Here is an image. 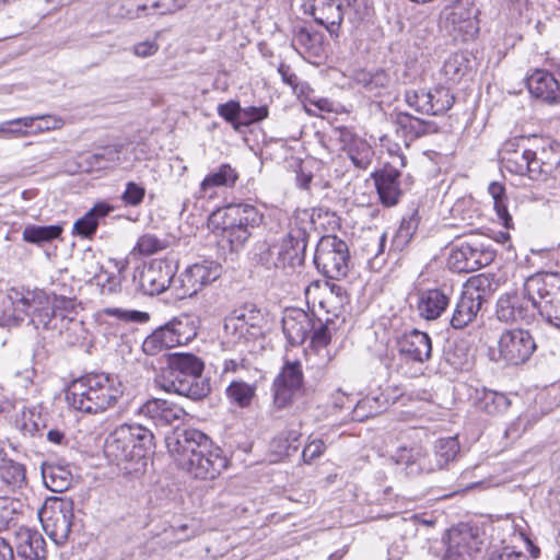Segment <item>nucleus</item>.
<instances>
[{
    "label": "nucleus",
    "instance_id": "1",
    "mask_svg": "<svg viewBox=\"0 0 560 560\" xmlns=\"http://www.w3.org/2000/svg\"><path fill=\"white\" fill-rule=\"evenodd\" d=\"M177 466L197 480H214L230 466L224 451L199 429L174 425L164 436Z\"/></svg>",
    "mask_w": 560,
    "mask_h": 560
},
{
    "label": "nucleus",
    "instance_id": "2",
    "mask_svg": "<svg viewBox=\"0 0 560 560\" xmlns=\"http://www.w3.org/2000/svg\"><path fill=\"white\" fill-rule=\"evenodd\" d=\"M9 299L15 310L31 317L33 325L39 329L56 330L60 335H67L68 342L79 339L82 331V320L78 318V306L74 300L54 295L52 300L43 291L21 294L13 291Z\"/></svg>",
    "mask_w": 560,
    "mask_h": 560
},
{
    "label": "nucleus",
    "instance_id": "3",
    "mask_svg": "<svg viewBox=\"0 0 560 560\" xmlns=\"http://www.w3.org/2000/svg\"><path fill=\"white\" fill-rule=\"evenodd\" d=\"M9 299L15 310L31 317L33 325L39 329L56 330L60 335H67L68 342L79 339L82 331V320L78 318V306L74 300L54 295L52 300L43 291L21 294L13 291Z\"/></svg>",
    "mask_w": 560,
    "mask_h": 560
},
{
    "label": "nucleus",
    "instance_id": "4",
    "mask_svg": "<svg viewBox=\"0 0 560 560\" xmlns=\"http://www.w3.org/2000/svg\"><path fill=\"white\" fill-rule=\"evenodd\" d=\"M154 435L138 423L124 422L107 435V467L110 475L139 477L145 466V451L152 445Z\"/></svg>",
    "mask_w": 560,
    "mask_h": 560
},
{
    "label": "nucleus",
    "instance_id": "5",
    "mask_svg": "<svg viewBox=\"0 0 560 560\" xmlns=\"http://www.w3.org/2000/svg\"><path fill=\"white\" fill-rule=\"evenodd\" d=\"M165 363L154 378L160 389L194 401L210 394V382L202 375L205 362L201 358L191 352H172L165 354Z\"/></svg>",
    "mask_w": 560,
    "mask_h": 560
},
{
    "label": "nucleus",
    "instance_id": "6",
    "mask_svg": "<svg viewBox=\"0 0 560 560\" xmlns=\"http://www.w3.org/2000/svg\"><path fill=\"white\" fill-rule=\"evenodd\" d=\"M264 220V214L253 205L232 203L224 208L222 215V242H226L231 253L242 250Z\"/></svg>",
    "mask_w": 560,
    "mask_h": 560
},
{
    "label": "nucleus",
    "instance_id": "7",
    "mask_svg": "<svg viewBox=\"0 0 560 560\" xmlns=\"http://www.w3.org/2000/svg\"><path fill=\"white\" fill-rule=\"evenodd\" d=\"M495 316L502 323L525 326L539 319L538 294L533 292L532 277L527 279L523 293H505L498 299Z\"/></svg>",
    "mask_w": 560,
    "mask_h": 560
},
{
    "label": "nucleus",
    "instance_id": "8",
    "mask_svg": "<svg viewBox=\"0 0 560 560\" xmlns=\"http://www.w3.org/2000/svg\"><path fill=\"white\" fill-rule=\"evenodd\" d=\"M312 230H314V221L306 212L293 218L289 232L279 244H276L277 261L281 269L295 268L304 264Z\"/></svg>",
    "mask_w": 560,
    "mask_h": 560
},
{
    "label": "nucleus",
    "instance_id": "9",
    "mask_svg": "<svg viewBox=\"0 0 560 560\" xmlns=\"http://www.w3.org/2000/svg\"><path fill=\"white\" fill-rule=\"evenodd\" d=\"M313 261L320 275L327 279L340 280L350 270L349 246L337 235H324L316 245Z\"/></svg>",
    "mask_w": 560,
    "mask_h": 560
},
{
    "label": "nucleus",
    "instance_id": "10",
    "mask_svg": "<svg viewBox=\"0 0 560 560\" xmlns=\"http://www.w3.org/2000/svg\"><path fill=\"white\" fill-rule=\"evenodd\" d=\"M485 528L477 523H459L447 530L443 560H475L486 545Z\"/></svg>",
    "mask_w": 560,
    "mask_h": 560
},
{
    "label": "nucleus",
    "instance_id": "11",
    "mask_svg": "<svg viewBox=\"0 0 560 560\" xmlns=\"http://www.w3.org/2000/svg\"><path fill=\"white\" fill-rule=\"evenodd\" d=\"M105 376L88 374L70 383L66 399L73 409L85 413H102L105 410Z\"/></svg>",
    "mask_w": 560,
    "mask_h": 560
},
{
    "label": "nucleus",
    "instance_id": "12",
    "mask_svg": "<svg viewBox=\"0 0 560 560\" xmlns=\"http://www.w3.org/2000/svg\"><path fill=\"white\" fill-rule=\"evenodd\" d=\"M196 335L195 327L188 317H174L148 335L141 349L147 355H156L164 350L187 345Z\"/></svg>",
    "mask_w": 560,
    "mask_h": 560
},
{
    "label": "nucleus",
    "instance_id": "13",
    "mask_svg": "<svg viewBox=\"0 0 560 560\" xmlns=\"http://www.w3.org/2000/svg\"><path fill=\"white\" fill-rule=\"evenodd\" d=\"M532 287L533 292L538 294V318L560 331V273L535 275Z\"/></svg>",
    "mask_w": 560,
    "mask_h": 560
},
{
    "label": "nucleus",
    "instance_id": "14",
    "mask_svg": "<svg viewBox=\"0 0 560 560\" xmlns=\"http://www.w3.org/2000/svg\"><path fill=\"white\" fill-rule=\"evenodd\" d=\"M47 549L43 535L30 527H19L9 541L0 537V560H46Z\"/></svg>",
    "mask_w": 560,
    "mask_h": 560
},
{
    "label": "nucleus",
    "instance_id": "15",
    "mask_svg": "<svg viewBox=\"0 0 560 560\" xmlns=\"http://www.w3.org/2000/svg\"><path fill=\"white\" fill-rule=\"evenodd\" d=\"M38 516L45 533L56 545L61 546L69 539L74 517L71 500H47L38 511Z\"/></svg>",
    "mask_w": 560,
    "mask_h": 560
},
{
    "label": "nucleus",
    "instance_id": "16",
    "mask_svg": "<svg viewBox=\"0 0 560 560\" xmlns=\"http://www.w3.org/2000/svg\"><path fill=\"white\" fill-rule=\"evenodd\" d=\"M495 254L477 238L458 240L451 248L447 266L454 272L469 273L490 265Z\"/></svg>",
    "mask_w": 560,
    "mask_h": 560
},
{
    "label": "nucleus",
    "instance_id": "17",
    "mask_svg": "<svg viewBox=\"0 0 560 560\" xmlns=\"http://www.w3.org/2000/svg\"><path fill=\"white\" fill-rule=\"evenodd\" d=\"M222 272V265L215 260L203 259L192 264L175 278L173 293L179 300L191 298L218 280Z\"/></svg>",
    "mask_w": 560,
    "mask_h": 560
},
{
    "label": "nucleus",
    "instance_id": "18",
    "mask_svg": "<svg viewBox=\"0 0 560 560\" xmlns=\"http://www.w3.org/2000/svg\"><path fill=\"white\" fill-rule=\"evenodd\" d=\"M536 350L537 343L529 330L505 329L498 339L499 358L494 360L516 366L526 363Z\"/></svg>",
    "mask_w": 560,
    "mask_h": 560
},
{
    "label": "nucleus",
    "instance_id": "19",
    "mask_svg": "<svg viewBox=\"0 0 560 560\" xmlns=\"http://www.w3.org/2000/svg\"><path fill=\"white\" fill-rule=\"evenodd\" d=\"M487 287H490V282L482 275L469 281V287L462 292L450 319L453 329L462 330L474 323L486 302L483 292Z\"/></svg>",
    "mask_w": 560,
    "mask_h": 560
},
{
    "label": "nucleus",
    "instance_id": "20",
    "mask_svg": "<svg viewBox=\"0 0 560 560\" xmlns=\"http://www.w3.org/2000/svg\"><path fill=\"white\" fill-rule=\"evenodd\" d=\"M273 406L284 409L292 405L296 396L304 393V373L299 360H284L283 365L275 377L272 385Z\"/></svg>",
    "mask_w": 560,
    "mask_h": 560
},
{
    "label": "nucleus",
    "instance_id": "21",
    "mask_svg": "<svg viewBox=\"0 0 560 560\" xmlns=\"http://www.w3.org/2000/svg\"><path fill=\"white\" fill-rule=\"evenodd\" d=\"M404 100L421 115L442 116L454 105L455 95L450 88L439 84L429 90H406Z\"/></svg>",
    "mask_w": 560,
    "mask_h": 560
},
{
    "label": "nucleus",
    "instance_id": "22",
    "mask_svg": "<svg viewBox=\"0 0 560 560\" xmlns=\"http://www.w3.org/2000/svg\"><path fill=\"white\" fill-rule=\"evenodd\" d=\"M177 265L168 259H152L138 273L133 275L137 289L144 295H159L171 289L175 280Z\"/></svg>",
    "mask_w": 560,
    "mask_h": 560
},
{
    "label": "nucleus",
    "instance_id": "23",
    "mask_svg": "<svg viewBox=\"0 0 560 560\" xmlns=\"http://www.w3.org/2000/svg\"><path fill=\"white\" fill-rule=\"evenodd\" d=\"M395 345L400 359L406 363L423 365L432 358V338L418 328L404 331L396 338Z\"/></svg>",
    "mask_w": 560,
    "mask_h": 560
},
{
    "label": "nucleus",
    "instance_id": "24",
    "mask_svg": "<svg viewBox=\"0 0 560 560\" xmlns=\"http://www.w3.org/2000/svg\"><path fill=\"white\" fill-rule=\"evenodd\" d=\"M453 292V287L446 283L435 288L417 290L415 295L419 316L425 320L440 318L450 306Z\"/></svg>",
    "mask_w": 560,
    "mask_h": 560
},
{
    "label": "nucleus",
    "instance_id": "25",
    "mask_svg": "<svg viewBox=\"0 0 560 560\" xmlns=\"http://www.w3.org/2000/svg\"><path fill=\"white\" fill-rule=\"evenodd\" d=\"M439 26L445 31L454 40L467 43L472 40L479 33V22L471 15L469 10H442Z\"/></svg>",
    "mask_w": 560,
    "mask_h": 560
},
{
    "label": "nucleus",
    "instance_id": "26",
    "mask_svg": "<svg viewBox=\"0 0 560 560\" xmlns=\"http://www.w3.org/2000/svg\"><path fill=\"white\" fill-rule=\"evenodd\" d=\"M400 176L401 172L388 163L372 172L371 178L383 207L392 208L399 203L404 196L400 187Z\"/></svg>",
    "mask_w": 560,
    "mask_h": 560
},
{
    "label": "nucleus",
    "instance_id": "27",
    "mask_svg": "<svg viewBox=\"0 0 560 560\" xmlns=\"http://www.w3.org/2000/svg\"><path fill=\"white\" fill-rule=\"evenodd\" d=\"M138 413L155 428L173 427L187 415L183 407L163 398H150L138 408Z\"/></svg>",
    "mask_w": 560,
    "mask_h": 560
},
{
    "label": "nucleus",
    "instance_id": "28",
    "mask_svg": "<svg viewBox=\"0 0 560 560\" xmlns=\"http://www.w3.org/2000/svg\"><path fill=\"white\" fill-rule=\"evenodd\" d=\"M317 316L314 313L305 312L302 308H288L282 317V330L288 342L295 347L303 345L314 328V320Z\"/></svg>",
    "mask_w": 560,
    "mask_h": 560
},
{
    "label": "nucleus",
    "instance_id": "29",
    "mask_svg": "<svg viewBox=\"0 0 560 560\" xmlns=\"http://www.w3.org/2000/svg\"><path fill=\"white\" fill-rule=\"evenodd\" d=\"M393 121L397 136L402 138L407 147L415 140L440 131L435 121L416 117L408 112L396 113Z\"/></svg>",
    "mask_w": 560,
    "mask_h": 560
},
{
    "label": "nucleus",
    "instance_id": "30",
    "mask_svg": "<svg viewBox=\"0 0 560 560\" xmlns=\"http://www.w3.org/2000/svg\"><path fill=\"white\" fill-rule=\"evenodd\" d=\"M530 95L548 105L560 104V82L546 69H535L525 80Z\"/></svg>",
    "mask_w": 560,
    "mask_h": 560
},
{
    "label": "nucleus",
    "instance_id": "31",
    "mask_svg": "<svg viewBox=\"0 0 560 560\" xmlns=\"http://www.w3.org/2000/svg\"><path fill=\"white\" fill-rule=\"evenodd\" d=\"M310 13L315 23L324 26L330 36L338 37L341 23L343 21V7L335 0H312Z\"/></svg>",
    "mask_w": 560,
    "mask_h": 560
},
{
    "label": "nucleus",
    "instance_id": "32",
    "mask_svg": "<svg viewBox=\"0 0 560 560\" xmlns=\"http://www.w3.org/2000/svg\"><path fill=\"white\" fill-rule=\"evenodd\" d=\"M471 364V348L463 339H447L442 351L440 370L447 373L446 368L452 371L468 370Z\"/></svg>",
    "mask_w": 560,
    "mask_h": 560
},
{
    "label": "nucleus",
    "instance_id": "33",
    "mask_svg": "<svg viewBox=\"0 0 560 560\" xmlns=\"http://www.w3.org/2000/svg\"><path fill=\"white\" fill-rule=\"evenodd\" d=\"M394 458L397 464L405 465L410 475L433 472L432 457L420 445L400 446Z\"/></svg>",
    "mask_w": 560,
    "mask_h": 560
},
{
    "label": "nucleus",
    "instance_id": "34",
    "mask_svg": "<svg viewBox=\"0 0 560 560\" xmlns=\"http://www.w3.org/2000/svg\"><path fill=\"white\" fill-rule=\"evenodd\" d=\"M130 404L131 396L125 393L122 383L107 373V422L114 423L115 419L128 413Z\"/></svg>",
    "mask_w": 560,
    "mask_h": 560
},
{
    "label": "nucleus",
    "instance_id": "35",
    "mask_svg": "<svg viewBox=\"0 0 560 560\" xmlns=\"http://www.w3.org/2000/svg\"><path fill=\"white\" fill-rule=\"evenodd\" d=\"M324 38L320 32L299 26L294 30L291 45L301 56L320 58L325 52Z\"/></svg>",
    "mask_w": 560,
    "mask_h": 560
},
{
    "label": "nucleus",
    "instance_id": "36",
    "mask_svg": "<svg viewBox=\"0 0 560 560\" xmlns=\"http://www.w3.org/2000/svg\"><path fill=\"white\" fill-rule=\"evenodd\" d=\"M150 319L147 312L125 310L120 307H107V336H124L126 325L130 323L144 324Z\"/></svg>",
    "mask_w": 560,
    "mask_h": 560
},
{
    "label": "nucleus",
    "instance_id": "37",
    "mask_svg": "<svg viewBox=\"0 0 560 560\" xmlns=\"http://www.w3.org/2000/svg\"><path fill=\"white\" fill-rule=\"evenodd\" d=\"M419 208L416 202L408 206L407 212L402 215L399 228L393 237V246L404 250L413 238L420 223Z\"/></svg>",
    "mask_w": 560,
    "mask_h": 560
},
{
    "label": "nucleus",
    "instance_id": "38",
    "mask_svg": "<svg viewBox=\"0 0 560 560\" xmlns=\"http://www.w3.org/2000/svg\"><path fill=\"white\" fill-rule=\"evenodd\" d=\"M475 404L476 407L485 413L489 416H498L505 413L512 402L503 393L481 388L476 389Z\"/></svg>",
    "mask_w": 560,
    "mask_h": 560
},
{
    "label": "nucleus",
    "instance_id": "39",
    "mask_svg": "<svg viewBox=\"0 0 560 560\" xmlns=\"http://www.w3.org/2000/svg\"><path fill=\"white\" fill-rule=\"evenodd\" d=\"M459 453L460 444L456 435L438 439L433 444V471L443 469L454 463Z\"/></svg>",
    "mask_w": 560,
    "mask_h": 560
},
{
    "label": "nucleus",
    "instance_id": "40",
    "mask_svg": "<svg viewBox=\"0 0 560 560\" xmlns=\"http://www.w3.org/2000/svg\"><path fill=\"white\" fill-rule=\"evenodd\" d=\"M488 192L493 200V208L500 224L506 230L512 229L513 218L509 212V198L506 188L501 182H491L488 186Z\"/></svg>",
    "mask_w": 560,
    "mask_h": 560
},
{
    "label": "nucleus",
    "instance_id": "41",
    "mask_svg": "<svg viewBox=\"0 0 560 560\" xmlns=\"http://www.w3.org/2000/svg\"><path fill=\"white\" fill-rule=\"evenodd\" d=\"M537 153L540 164L545 165L546 175L556 177L560 174V142L552 139H542L541 144L533 149Z\"/></svg>",
    "mask_w": 560,
    "mask_h": 560
},
{
    "label": "nucleus",
    "instance_id": "42",
    "mask_svg": "<svg viewBox=\"0 0 560 560\" xmlns=\"http://www.w3.org/2000/svg\"><path fill=\"white\" fill-rule=\"evenodd\" d=\"M16 428L25 439L42 438L47 428L46 418L36 408L27 409L16 421Z\"/></svg>",
    "mask_w": 560,
    "mask_h": 560
},
{
    "label": "nucleus",
    "instance_id": "43",
    "mask_svg": "<svg viewBox=\"0 0 560 560\" xmlns=\"http://www.w3.org/2000/svg\"><path fill=\"white\" fill-rule=\"evenodd\" d=\"M62 234V226L59 224L52 225H35L28 224L22 232V238L24 242L43 246L55 240H58Z\"/></svg>",
    "mask_w": 560,
    "mask_h": 560
},
{
    "label": "nucleus",
    "instance_id": "44",
    "mask_svg": "<svg viewBox=\"0 0 560 560\" xmlns=\"http://www.w3.org/2000/svg\"><path fill=\"white\" fill-rule=\"evenodd\" d=\"M102 218H105V201L97 202L82 218L78 219L73 224L72 233L84 238L92 237Z\"/></svg>",
    "mask_w": 560,
    "mask_h": 560
},
{
    "label": "nucleus",
    "instance_id": "45",
    "mask_svg": "<svg viewBox=\"0 0 560 560\" xmlns=\"http://www.w3.org/2000/svg\"><path fill=\"white\" fill-rule=\"evenodd\" d=\"M238 179V173L230 164L223 163L210 172L200 183V191L206 192L213 187H233Z\"/></svg>",
    "mask_w": 560,
    "mask_h": 560
},
{
    "label": "nucleus",
    "instance_id": "46",
    "mask_svg": "<svg viewBox=\"0 0 560 560\" xmlns=\"http://www.w3.org/2000/svg\"><path fill=\"white\" fill-rule=\"evenodd\" d=\"M132 143L129 141H117L107 144V170L110 167H120L124 171L132 168L131 160Z\"/></svg>",
    "mask_w": 560,
    "mask_h": 560
},
{
    "label": "nucleus",
    "instance_id": "47",
    "mask_svg": "<svg viewBox=\"0 0 560 560\" xmlns=\"http://www.w3.org/2000/svg\"><path fill=\"white\" fill-rule=\"evenodd\" d=\"M42 476L45 486L52 492H62L71 485L70 472L60 466L44 465Z\"/></svg>",
    "mask_w": 560,
    "mask_h": 560
},
{
    "label": "nucleus",
    "instance_id": "48",
    "mask_svg": "<svg viewBox=\"0 0 560 560\" xmlns=\"http://www.w3.org/2000/svg\"><path fill=\"white\" fill-rule=\"evenodd\" d=\"M225 394L232 404L240 408H246L256 395V385L244 381H233L226 387Z\"/></svg>",
    "mask_w": 560,
    "mask_h": 560
},
{
    "label": "nucleus",
    "instance_id": "49",
    "mask_svg": "<svg viewBox=\"0 0 560 560\" xmlns=\"http://www.w3.org/2000/svg\"><path fill=\"white\" fill-rule=\"evenodd\" d=\"M510 172H514L520 175H528L532 179L546 178L548 175L545 173V165L540 164L537 153L533 149H526L522 153V164L518 168H512L509 166Z\"/></svg>",
    "mask_w": 560,
    "mask_h": 560
},
{
    "label": "nucleus",
    "instance_id": "50",
    "mask_svg": "<svg viewBox=\"0 0 560 560\" xmlns=\"http://www.w3.org/2000/svg\"><path fill=\"white\" fill-rule=\"evenodd\" d=\"M300 429H289L272 440V447L280 456L290 457L299 451Z\"/></svg>",
    "mask_w": 560,
    "mask_h": 560
},
{
    "label": "nucleus",
    "instance_id": "51",
    "mask_svg": "<svg viewBox=\"0 0 560 560\" xmlns=\"http://www.w3.org/2000/svg\"><path fill=\"white\" fill-rule=\"evenodd\" d=\"M0 475L3 480L13 491L22 489L26 486V469L24 465L10 460L0 467Z\"/></svg>",
    "mask_w": 560,
    "mask_h": 560
},
{
    "label": "nucleus",
    "instance_id": "52",
    "mask_svg": "<svg viewBox=\"0 0 560 560\" xmlns=\"http://www.w3.org/2000/svg\"><path fill=\"white\" fill-rule=\"evenodd\" d=\"M35 118L24 116L0 122V137L4 139L27 137L28 127H33Z\"/></svg>",
    "mask_w": 560,
    "mask_h": 560
},
{
    "label": "nucleus",
    "instance_id": "53",
    "mask_svg": "<svg viewBox=\"0 0 560 560\" xmlns=\"http://www.w3.org/2000/svg\"><path fill=\"white\" fill-rule=\"evenodd\" d=\"M259 311L256 310L254 304L244 305L241 308L234 310L224 320V329L226 332L237 331L240 324L248 325L254 323L258 317Z\"/></svg>",
    "mask_w": 560,
    "mask_h": 560
},
{
    "label": "nucleus",
    "instance_id": "54",
    "mask_svg": "<svg viewBox=\"0 0 560 560\" xmlns=\"http://www.w3.org/2000/svg\"><path fill=\"white\" fill-rule=\"evenodd\" d=\"M253 260L256 265L264 267L266 270L281 269L279 261H277L276 244L271 245L267 242L256 244Z\"/></svg>",
    "mask_w": 560,
    "mask_h": 560
},
{
    "label": "nucleus",
    "instance_id": "55",
    "mask_svg": "<svg viewBox=\"0 0 560 560\" xmlns=\"http://www.w3.org/2000/svg\"><path fill=\"white\" fill-rule=\"evenodd\" d=\"M389 75L383 69H377L374 72L360 71L357 74V82L361 84L369 92H378L389 85Z\"/></svg>",
    "mask_w": 560,
    "mask_h": 560
},
{
    "label": "nucleus",
    "instance_id": "56",
    "mask_svg": "<svg viewBox=\"0 0 560 560\" xmlns=\"http://www.w3.org/2000/svg\"><path fill=\"white\" fill-rule=\"evenodd\" d=\"M125 259H107V293H117L120 291L124 271L127 268Z\"/></svg>",
    "mask_w": 560,
    "mask_h": 560
},
{
    "label": "nucleus",
    "instance_id": "57",
    "mask_svg": "<svg viewBox=\"0 0 560 560\" xmlns=\"http://www.w3.org/2000/svg\"><path fill=\"white\" fill-rule=\"evenodd\" d=\"M218 115L229 122L235 131H241L242 106L238 101H229L218 105Z\"/></svg>",
    "mask_w": 560,
    "mask_h": 560
},
{
    "label": "nucleus",
    "instance_id": "58",
    "mask_svg": "<svg viewBox=\"0 0 560 560\" xmlns=\"http://www.w3.org/2000/svg\"><path fill=\"white\" fill-rule=\"evenodd\" d=\"M145 197V188L133 180L126 183V188L121 194V200L125 206L138 207L143 202Z\"/></svg>",
    "mask_w": 560,
    "mask_h": 560
},
{
    "label": "nucleus",
    "instance_id": "59",
    "mask_svg": "<svg viewBox=\"0 0 560 560\" xmlns=\"http://www.w3.org/2000/svg\"><path fill=\"white\" fill-rule=\"evenodd\" d=\"M269 110L266 105L242 107L241 131L253 124L260 122L268 117Z\"/></svg>",
    "mask_w": 560,
    "mask_h": 560
},
{
    "label": "nucleus",
    "instance_id": "60",
    "mask_svg": "<svg viewBox=\"0 0 560 560\" xmlns=\"http://www.w3.org/2000/svg\"><path fill=\"white\" fill-rule=\"evenodd\" d=\"M308 338L311 339V347L313 349L326 347L331 340L327 323H323L322 319L317 317V319L314 320V328Z\"/></svg>",
    "mask_w": 560,
    "mask_h": 560
},
{
    "label": "nucleus",
    "instance_id": "61",
    "mask_svg": "<svg viewBox=\"0 0 560 560\" xmlns=\"http://www.w3.org/2000/svg\"><path fill=\"white\" fill-rule=\"evenodd\" d=\"M166 247V243L154 234H143L138 238L136 249L143 255H152Z\"/></svg>",
    "mask_w": 560,
    "mask_h": 560
},
{
    "label": "nucleus",
    "instance_id": "62",
    "mask_svg": "<svg viewBox=\"0 0 560 560\" xmlns=\"http://www.w3.org/2000/svg\"><path fill=\"white\" fill-rule=\"evenodd\" d=\"M347 156L351 160L353 165L359 170H365L371 163L370 154L371 149L366 141L364 140V148L359 144H354L352 148H349L345 151Z\"/></svg>",
    "mask_w": 560,
    "mask_h": 560
},
{
    "label": "nucleus",
    "instance_id": "63",
    "mask_svg": "<svg viewBox=\"0 0 560 560\" xmlns=\"http://www.w3.org/2000/svg\"><path fill=\"white\" fill-rule=\"evenodd\" d=\"M467 63L463 55H454L444 65L445 73L453 80H459L466 74Z\"/></svg>",
    "mask_w": 560,
    "mask_h": 560
},
{
    "label": "nucleus",
    "instance_id": "64",
    "mask_svg": "<svg viewBox=\"0 0 560 560\" xmlns=\"http://www.w3.org/2000/svg\"><path fill=\"white\" fill-rule=\"evenodd\" d=\"M326 450V444L320 439L310 441L302 451V459L305 464H311L313 460L319 458Z\"/></svg>",
    "mask_w": 560,
    "mask_h": 560
}]
</instances>
